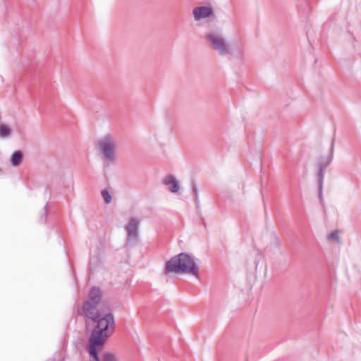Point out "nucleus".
<instances>
[{"instance_id":"obj_4","label":"nucleus","mask_w":361,"mask_h":361,"mask_svg":"<svg viewBox=\"0 0 361 361\" xmlns=\"http://www.w3.org/2000/svg\"><path fill=\"white\" fill-rule=\"evenodd\" d=\"M334 143L332 142L331 151L327 155H322L320 156L316 163V176L317 178L318 183V193L319 197L322 200V188H323V181L324 178V174L326 168L330 164L332 161L334 156Z\"/></svg>"},{"instance_id":"obj_5","label":"nucleus","mask_w":361,"mask_h":361,"mask_svg":"<svg viewBox=\"0 0 361 361\" xmlns=\"http://www.w3.org/2000/svg\"><path fill=\"white\" fill-rule=\"evenodd\" d=\"M98 149L108 165L115 161L114 145L110 137L100 140L98 143Z\"/></svg>"},{"instance_id":"obj_14","label":"nucleus","mask_w":361,"mask_h":361,"mask_svg":"<svg viewBox=\"0 0 361 361\" xmlns=\"http://www.w3.org/2000/svg\"><path fill=\"white\" fill-rule=\"evenodd\" d=\"M101 195L106 204H110L112 200V197L108 190L104 189L101 192Z\"/></svg>"},{"instance_id":"obj_8","label":"nucleus","mask_w":361,"mask_h":361,"mask_svg":"<svg viewBox=\"0 0 361 361\" xmlns=\"http://www.w3.org/2000/svg\"><path fill=\"white\" fill-rule=\"evenodd\" d=\"M192 14L195 20L197 21L212 16L214 14V11L211 6H197L193 8Z\"/></svg>"},{"instance_id":"obj_2","label":"nucleus","mask_w":361,"mask_h":361,"mask_svg":"<svg viewBox=\"0 0 361 361\" xmlns=\"http://www.w3.org/2000/svg\"><path fill=\"white\" fill-rule=\"evenodd\" d=\"M168 273H188L199 278V266L197 259L190 255L181 252L173 257L166 264Z\"/></svg>"},{"instance_id":"obj_11","label":"nucleus","mask_w":361,"mask_h":361,"mask_svg":"<svg viewBox=\"0 0 361 361\" xmlns=\"http://www.w3.org/2000/svg\"><path fill=\"white\" fill-rule=\"evenodd\" d=\"M23 152L20 150L13 152L11 157V164L13 166H18L23 160Z\"/></svg>"},{"instance_id":"obj_19","label":"nucleus","mask_w":361,"mask_h":361,"mask_svg":"<svg viewBox=\"0 0 361 361\" xmlns=\"http://www.w3.org/2000/svg\"><path fill=\"white\" fill-rule=\"evenodd\" d=\"M243 52H244L243 49V48L240 49L236 54V57L240 59L243 56Z\"/></svg>"},{"instance_id":"obj_12","label":"nucleus","mask_w":361,"mask_h":361,"mask_svg":"<svg viewBox=\"0 0 361 361\" xmlns=\"http://www.w3.org/2000/svg\"><path fill=\"white\" fill-rule=\"evenodd\" d=\"M11 135V128L5 124H0V137L7 138Z\"/></svg>"},{"instance_id":"obj_16","label":"nucleus","mask_w":361,"mask_h":361,"mask_svg":"<svg viewBox=\"0 0 361 361\" xmlns=\"http://www.w3.org/2000/svg\"><path fill=\"white\" fill-rule=\"evenodd\" d=\"M328 240H334L337 243H340V238L337 231H332L328 235Z\"/></svg>"},{"instance_id":"obj_18","label":"nucleus","mask_w":361,"mask_h":361,"mask_svg":"<svg viewBox=\"0 0 361 361\" xmlns=\"http://www.w3.org/2000/svg\"><path fill=\"white\" fill-rule=\"evenodd\" d=\"M274 243L276 245V247H279L281 245V242L279 238L277 236H274Z\"/></svg>"},{"instance_id":"obj_15","label":"nucleus","mask_w":361,"mask_h":361,"mask_svg":"<svg viewBox=\"0 0 361 361\" xmlns=\"http://www.w3.org/2000/svg\"><path fill=\"white\" fill-rule=\"evenodd\" d=\"M103 361H119V360L114 354L106 353L104 355Z\"/></svg>"},{"instance_id":"obj_6","label":"nucleus","mask_w":361,"mask_h":361,"mask_svg":"<svg viewBox=\"0 0 361 361\" xmlns=\"http://www.w3.org/2000/svg\"><path fill=\"white\" fill-rule=\"evenodd\" d=\"M140 221L137 218H131L129 223L125 226L127 233V243H136L138 240V228Z\"/></svg>"},{"instance_id":"obj_9","label":"nucleus","mask_w":361,"mask_h":361,"mask_svg":"<svg viewBox=\"0 0 361 361\" xmlns=\"http://www.w3.org/2000/svg\"><path fill=\"white\" fill-rule=\"evenodd\" d=\"M102 293V290L97 287H93L89 293L88 298L85 302L101 305Z\"/></svg>"},{"instance_id":"obj_1","label":"nucleus","mask_w":361,"mask_h":361,"mask_svg":"<svg viewBox=\"0 0 361 361\" xmlns=\"http://www.w3.org/2000/svg\"><path fill=\"white\" fill-rule=\"evenodd\" d=\"M92 321L97 324L91 333L89 346L97 348L104 344L109 336V330L114 329L115 321L114 315L111 312H102L95 320Z\"/></svg>"},{"instance_id":"obj_10","label":"nucleus","mask_w":361,"mask_h":361,"mask_svg":"<svg viewBox=\"0 0 361 361\" xmlns=\"http://www.w3.org/2000/svg\"><path fill=\"white\" fill-rule=\"evenodd\" d=\"M164 183L166 186H168L169 190L171 192H178L180 189L178 181L177 180L176 177L172 175H169L166 177H165L164 180Z\"/></svg>"},{"instance_id":"obj_7","label":"nucleus","mask_w":361,"mask_h":361,"mask_svg":"<svg viewBox=\"0 0 361 361\" xmlns=\"http://www.w3.org/2000/svg\"><path fill=\"white\" fill-rule=\"evenodd\" d=\"M100 305L84 302L82 306L83 312L88 319L95 320L99 317V314L103 312L99 310Z\"/></svg>"},{"instance_id":"obj_3","label":"nucleus","mask_w":361,"mask_h":361,"mask_svg":"<svg viewBox=\"0 0 361 361\" xmlns=\"http://www.w3.org/2000/svg\"><path fill=\"white\" fill-rule=\"evenodd\" d=\"M205 39L209 46L221 56H226L231 54V47L219 32H209L206 34Z\"/></svg>"},{"instance_id":"obj_17","label":"nucleus","mask_w":361,"mask_h":361,"mask_svg":"<svg viewBox=\"0 0 361 361\" xmlns=\"http://www.w3.org/2000/svg\"><path fill=\"white\" fill-rule=\"evenodd\" d=\"M192 194H193L195 200L197 201V199H198L197 188H196L195 184L192 185Z\"/></svg>"},{"instance_id":"obj_13","label":"nucleus","mask_w":361,"mask_h":361,"mask_svg":"<svg viewBox=\"0 0 361 361\" xmlns=\"http://www.w3.org/2000/svg\"><path fill=\"white\" fill-rule=\"evenodd\" d=\"M88 352L90 357L92 359V361H99L97 348L89 346Z\"/></svg>"}]
</instances>
